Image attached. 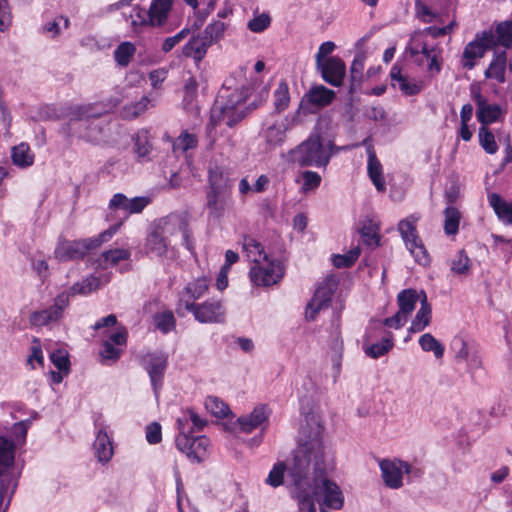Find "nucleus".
<instances>
[{
    "mask_svg": "<svg viewBox=\"0 0 512 512\" xmlns=\"http://www.w3.org/2000/svg\"><path fill=\"white\" fill-rule=\"evenodd\" d=\"M323 425L319 416L311 414L301 427L298 446L289 465L291 494L301 511L316 512L315 500L323 508L339 510L344 496L337 483L328 477L332 454L322 440Z\"/></svg>",
    "mask_w": 512,
    "mask_h": 512,
    "instance_id": "1",
    "label": "nucleus"
},
{
    "mask_svg": "<svg viewBox=\"0 0 512 512\" xmlns=\"http://www.w3.org/2000/svg\"><path fill=\"white\" fill-rule=\"evenodd\" d=\"M120 225L121 223L115 224L92 238L74 241L60 240L54 251V256L61 262L81 259L91 250L100 247L104 242L108 241L117 232Z\"/></svg>",
    "mask_w": 512,
    "mask_h": 512,
    "instance_id": "2",
    "label": "nucleus"
},
{
    "mask_svg": "<svg viewBox=\"0 0 512 512\" xmlns=\"http://www.w3.org/2000/svg\"><path fill=\"white\" fill-rule=\"evenodd\" d=\"M330 141L323 142L318 133H313L290 152L292 160L300 166H326L333 154Z\"/></svg>",
    "mask_w": 512,
    "mask_h": 512,
    "instance_id": "3",
    "label": "nucleus"
},
{
    "mask_svg": "<svg viewBox=\"0 0 512 512\" xmlns=\"http://www.w3.org/2000/svg\"><path fill=\"white\" fill-rule=\"evenodd\" d=\"M231 193L228 179L219 169L209 172V186L206 192V208L211 217H222L229 208Z\"/></svg>",
    "mask_w": 512,
    "mask_h": 512,
    "instance_id": "4",
    "label": "nucleus"
},
{
    "mask_svg": "<svg viewBox=\"0 0 512 512\" xmlns=\"http://www.w3.org/2000/svg\"><path fill=\"white\" fill-rule=\"evenodd\" d=\"M406 52L419 66L424 64L423 58H426L427 71L431 76L440 73L443 63L441 50L437 47H429L426 40L421 39L420 33L412 34Z\"/></svg>",
    "mask_w": 512,
    "mask_h": 512,
    "instance_id": "5",
    "label": "nucleus"
},
{
    "mask_svg": "<svg viewBox=\"0 0 512 512\" xmlns=\"http://www.w3.org/2000/svg\"><path fill=\"white\" fill-rule=\"evenodd\" d=\"M245 116L244 98L237 91L231 93L225 103L218 100L211 111L212 121L223 122L229 127L234 126Z\"/></svg>",
    "mask_w": 512,
    "mask_h": 512,
    "instance_id": "6",
    "label": "nucleus"
},
{
    "mask_svg": "<svg viewBox=\"0 0 512 512\" xmlns=\"http://www.w3.org/2000/svg\"><path fill=\"white\" fill-rule=\"evenodd\" d=\"M155 228L166 238V242H168L170 247L174 248L178 245H184L189 250L191 249L187 225L181 218L171 216L160 219L155 225Z\"/></svg>",
    "mask_w": 512,
    "mask_h": 512,
    "instance_id": "7",
    "label": "nucleus"
},
{
    "mask_svg": "<svg viewBox=\"0 0 512 512\" xmlns=\"http://www.w3.org/2000/svg\"><path fill=\"white\" fill-rule=\"evenodd\" d=\"M183 419H178L180 434L176 438L177 448L186 456L196 462H201L208 454L209 440L204 436L191 438L185 434Z\"/></svg>",
    "mask_w": 512,
    "mask_h": 512,
    "instance_id": "8",
    "label": "nucleus"
},
{
    "mask_svg": "<svg viewBox=\"0 0 512 512\" xmlns=\"http://www.w3.org/2000/svg\"><path fill=\"white\" fill-rule=\"evenodd\" d=\"M496 45V39L492 31H483L476 38L466 44L463 50L461 64L463 68L471 70L475 66V61L482 58L486 51Z\"/></svg>",
    "mask_w": 512,
    "mask_h": 512,
    "instance_id": "9",
    "label": "nucleus"
},
{
    "mask_svg": "<svg viewBox=\"0 0 512 512\" xmlns=\"http://www.w3.org/2000/svg\"><path fill=\"white\" fill-rule=\"evenodd\" d=\"M422 299L421 292L414 289L402 290L397 296L398 311L394 316L386 318L384 325L399 329L405 325L411 313L416 307V303Z\"/></svg>",
    "mask_w": 512,
    "mask_h": 512,
    "instance_id": "10",
    "label": "nucleus"
},
{
    "mask_svg": "<svg viewBox=\"0 0 512 512\" xmlns=\"http://www.w3.org/2000/svg\"><path fill=\"white\" fill-rule=\"evenodd\" d=\"M284 275V268L279 261L269 258L261 264L254 265L249 272L250 279L256 286H271L278 283Z\"/></svg>",
    "mask_w": 512,
    "mask_h": 512,
    "instance_id": "11",
    "label": "nucleus"
},
{
    "mask_svg": "<svg viewBox=\"0 0 512 512\" xmlns=\"http://www.w3.org/2000/svg\"><path fill=\"white\" fill-rule=\"evenodd\" d=\"M70 302V294L62 292L54 299V304L44 310L34 311L29 318L32 326L41 327L51 322H56L62 318L63 311L68 307Z\"/></svg>",
    "mask_w": 512,
    "mask_h": 512,
    "instance_id": "12",
    "label": "nucleus"
},
{
    "mask_svg": "<svg viewBox=\"0 0 512 512\" xmlns=\"http://www.w3.org/2000/svg\"><path fill=\"white\" fill-rule=\"evenodd\" d=\"M381 476L385 485L399 489L403 485V474L410 472V466L401 460L384 459L380 463Z\"/></svg>",
    "mask_w": 512,
    "mask_h": 512,
    "instance_id": "13",
    "label": "nucleus"
},
{
    "mask_svg": "<svg viewBox=\"0 0 512 512\" xmlns=\"http://www.w3.org/2000/svg\"><path fill=\"white\" fill-rule=\"evenodd\" d=\"M186 309L201 323H214L224 320L225 310L220 301H206L202 304L187 303Z\"/></svg>",
    "mask_w": 512,
    "mask_h": 512,
    "instance_id": "14",
    "label": "nucleus"
},
{
    "mask_svg": "<svg viewBox=\"0 0 512 512\" xmlns=\"http://www.w3.org/2000/svg\"><path fill=\"white\" fill-rule=\"evenodd\" d=\"M141 363L148 372L153 389L157 394L167 366V357L163 353H147L142 356Z\"/></svg>",
    "mask_w": 512,
    "mask_h": 512,
    "instance_id": "15",
    "label": "nucleus"
},
{
    "mask_svg": "<svg viewBox=\"0 0 512 512\" xmlns=\"http://www.w3.org/2000/svg\"><path fill=\"white\" fill-rule=\"evenodd\" d=\"M333 294V284L330 281L322 283L315 291L313 298L307 304L305 317L313 321L317 314L327 308Z\"/></svg>",
    "mask_w": 512,
    "mask_h": 512,
    "instance_id": "16",
    "label": "nucleus"
},
{
    "mask_svg": "<svg viewBox=\"0 0 512 512\" xmlns=\"http://www.w3.org/2000/svg\"><path fill=\"white\" fill-rule=\"evenodd\" d=\"M269 411L265 405H259L249 415L239 417L235 421V429L244 433H251L268 423Z\"/></svg>",
    "mask_w": 512,
    "mask_h": 512,
    "instance_id": "17",
    "label": "nucleus"
},
{
    "mask_svg": "<svg viewBox=\"0 0 512 512\" xmlns=\"http://www.w3.org/2000/svg\"><path fill=\"white\" fill-rule=\"evenodd\" d=\"M127 338V331L125 328H118L116 332L109 336V339L105 340L100 350V356L103 362H114L116 361L122 350L121 346L125 345Z\"/></svg>",
    "mask_w": 512,
    "mask_h": 512,
    "instance_id": "18",
    "label": "nucleus"
},
{
    "mask_svg": "<svg viewBox=\"0 0 512 512\" xmlns=\"http://www.w3.org/2000/svg\"><path fill=\"white\" fill-rule=\"evenodd\" d=\"M323 79L333 86H340L343 82L346 67L345 63L338 57H330L322 65H317Z\"/></svg>",
    "mask_w": 512,
    "mask_h": 512,
    "instance_id": "19",
    "label": "nucleus"
},
{
    "mask_svg": "<svg viewBox=\"0 0 512 512\" xmlns=\"http://www.w3.org/2000/svg\"><path fill=\"white\" fill-rule=\"evenodd\" d=\"M390 76L392 85L397 87L404 95H416L420 93L423 88V82L421 80H416L404 75L401 67L397 64L392 66Z\"/></svg>",
    "mask_w": 512,
    "mask_h": 512,
    "instance_id": "20",
    "label": "nucleus"
},
{
    "mask_svg": "<svg viewBox=\"0 0 512 512\" xmlns=\"http://www.w3.org/2000/svg\"><path fill=\"white\" fill-rule=\"evenodd\" d=\"M149 203L146 197L127 198L125 195L115 194L109 202V209H121L128 214L140 213Z\"/></svg>",
    "mask_w": 512,
    "mask_h": 512,
    "instance_id": "21",
    "label": "nucleus"
},
{
    "mask_svg": "<svg viewBox=\"0 0 512 512\" xmlns=\"http://www.w3.org/2000/svg\"><path fill=\"white\" fill-rule=\"evenodd\" d=\"M174 0H151L148 14L149 26H163L168 19Z\"/></svg>",
    "mask_w": 512,
    "mask_h": 512,
    "instance_id": "22",
    "label": "nucleus"
},
{
    "mask_svg": "<svg viewBox=\"0 0 512 512\" xmlns=\"http://www.w3.org/2000/svg\"><path fill=\"white\" fill-rule=\"evenodd\" d=\"M288 130L287 120H274L263 130V138L270 148H274L284 142Z\"/></svg>",
    "mask_w": 512,
    "mask_h": 512,
    "instance_id": "23",
    "label": "nucleus"
},
{
    "mask_svg": "<svg viewBox=\"0 0 512 512\" xmlns=\"http://www.w3.org/2000/svg\"><path fill=\"white\" fill-rule=\"evenodd\" d=\"M367 154V172L369 178L379 192H384L386 190V182L383 175V166L377 158L376 153L371 145L367 148Z\"/></svg>",
    "mask_w": 512,
    "mask_h": 512,
    "instance_id": "24",
    "label": "nucleus"
},
{
    "mask_svg": "<svg viewBox=\"0 0 512 512\" xmlns=\"http://www.w3.org/2000/svg\"><path fill=\"white\" fill-rule=\"evenodd\" d=\"M507 55L505 51L495 52L493 59L485 71V77L499 83L505 82Z\"/></svg>",
    "mask_w": 512,
    "mask_h": 512,
    "instance_id": "25",
    "label": "nucleus"
},
{
    "mask_svg": "<svg viewBox=\"0 0 512 512\" xmlns=\"http://www.w3.org/2000/svg\"><path fill=\"white\" fill-rule=\"evenodd\" d=\"M95 455L99 462L106 463L113 456V446L107 432L100 429L94 442Z\"/></svg>",
    "mask_w": 512,
    "mask_h": 512,
    "instance_id": "26",
    "label": "nucleus"
},
{
    "mask_svg": "<svg viewBox=\"0 0 512 512\" xmlns=\"http://www.w3.org/2000/svg\"><path fill=\"white\" fill-rule=\"evenodd\" d=\"M422 299L420 309L417 311L413 319L409 331L412 333L423 331L431 320V307L427 302L426 294L421 291Z\"/></svg>",
    "mask_w": 512,
    "mask_h": 512,
    "instance_id": "27",
    "label": "nucleus"
},
{
    "mask_svg": "<svg viewBox=\"0 0 512 512\" xmlns=\"http://www.w3.org/2000/svg\"><path fill=\"white\" fill-rule=\"evenodd\" d=\"M243 251L246 257L254 263V265L261 264L262 261L268 259V255L265 253L262 244L253 237H244L243 239Z\"/></svg>",
    "mask_w": 512,
    "mask_h": 512,
    "instance_id": "28",
    "label": "nucleus"
},
{
    "mask_svg": "<svg viewBox=\"0 0 512 512\" xmlns=\"http://www.w3.org/2000/svg\"><path fill=\"white\" fill-rule=\"evenodd\" d=\"M334 97L335 92L322 85L311 88L305 96L309 103L319 108L329 105Z\"/></svg>",
    "mask_w": 512,
    "mask_h": 512,
    "instance_id": "29",
    "label": "nucleus"
},
{
    "mask_svg": "<svg viewBox=\"0 0 512 512\" xmlns=\"http://www.w3.org/2000/svg\"><path fill=\"white\" fill-rule=\"evenodd\" d=\"M198 91V83L195 80V78L190 77L184 86V98H183V104L184 108L194 114L199 113V105L197 101V94Z\"/></svg>",
    "mask_w": 512,
    "mask_h": 512,
    "instance_id": "30",
    "label": "nucleus"
},
{
    "mask_svg": "<svg viewBox=\"0 0 512 512\" xmlns=\"http://www.w3.org/2000/svg\"><path fill=\"white\" fill-rule=\"evenodd\" d=\"M211 44L206 43L204 35H198L190 39V41L184 46L183 54L186 57H192L197 61H200L206 54L207 48Z\"/></svg>",
    "mask_w": 512,
    "mask_h": 512,
    "instance_id": "31",
    "label": "nucleus"
},
{
    "mask_svg": "<svg viewBox=\"0 0 512 512\" xmlns=\"http://www.w3.org/2000/svg\"><path fill=\"white\" fill-rule=\"evenodd\" d=\"M489 204L500 220L512 224V202L508 203L499 194L492 193L489 196Z\"/></svg>",
    "mask_w": 512,
    "mask_h": 512,
    "instance_id": "32",
    "label": "nucleus"
},
{
    "mask_svg": "<svg viewBox=\"0 0 512 512\" xmlns=\"http://www.w3.org/2000/svg\"><path fill=\"white\" fill-rule=\"evenodd\" d=\"M472 262L464 250H460L450 260V271L453 275L466 277L469 275Z\"/></svg>",
    "mask_w": 512,
    "mask_h": 512,
    "instance_id": "33",
    "label": "nucleus"
},
{
    "mask_svg": "<svg viewBox=\"0 0 512 512\" xmlns=\"http://www.w3.org/2000/svg\"><path fill=\"white\" fill-rule=\"evenodd\" d=\"M477 119L482 124V126H486L493 122H496L503 115V110L498 104H489L488 102L484 103L477 108Z\"/></svg>",
    "mask_w": 512,
    "mask_h": 512,
    "instance_id": "34",
    "label": "nucleus"
},
{
    "mask_svg": "<svg viewBox=\"0 0 512 512\" xmlns=\"http://www.w3.org/2000/svg\"><path fill=\"white\" fill-rule=\"evenodd\" d=\"M166 241V238L154 227L146 241L147 251L158 256L164 255L170 247Z\"/></svg>",
    "mask_w": 512,
    "mask_h": 512,
    "instance_id": "35",
    "label": "nucleus"
},
{
    "mask_svg": "<svg viewBox=\"0 0 512 512\" xmlns=\"http://www.w3.org/2000/svg\"><path fill=\"white\" fill-rule=\"evenodd\" d=\"M12 160L19 167H28L34 162V154L28 144L20 143L12 149Z\"/></svg>",
    "mask_w": 512,
    "mask_h": 512,
    "instance_id": "36",
    "label": "nucleus"
},
{
    "mask_svg": "<svg viewBox=\"0 0 512 512\" xmlns=\"http://www.w3.org/2000/svg\"><path fill=\"white\" fill-rule=\"evenodd\" d=\"M290 103V93L288 84L281 81L273 93V105L276 112L281 113L286 110Z\"/></svg>",
    "mask_w": 512,
    "mask_h": 512,
    "instance_id": "37",
    "label": "nucleus"
},
{
    "mask_svg": "<svg viewBox=\"0 0 512 512\" xmlns=\"http://www.w3.org/2000/svg\"><path fill=\"white\" fill-rule=\"evenodd\" d=\"M418 220L419 216L413 214L399 222L398 230L405 244L412 242L411 238H419L416 232V224Z\"/></svg>",
    "mask_w": 512,
    "mask_h": 512,
    "instance_id": "38",
    "label": "nucleus"
},
{
    "mask_svg": "<svg viewBox=\"0 0 512 512\" xmlns=\"http://www.w3.org/2000/svg\"><path fill=\"white\" fill-rule=\"evenodd\" d=\"M130 257V252L126 249H112L102 253L98 260V264L102 268H107L110 265H116L122 260H127Z\"/></svg>",
    "mask_w": 512,
    "mask_h": 512,
    "instance_id": "39",
    "label": "nucleus"
},
{
    "mask_svg": "<svg viewBox=\"0 0 512 512\" xmlns=\"http://www.w3.org/2000/svg\"><path fill=\"white\" fill-rule=\"evenodd\" d=\"M419 345L423 351L432 352L437 359L444 355V346L430 333L420 336Z\"/></svg>",
    "mask_w": 512,
    "mask_h": 512,
    "instance_id": "40",
    "label": "nucleus"
},
{
    "mask_svg": "<svg viewBox=\"0 0 512 512\" xmlns=\"http://www.w3.org/2000/svg\"><path fill=\"white\" fill-rule=\"evenodd\" d=\"M198 138L195 134L183 131L173 142L174 153H185L190 149L196 148Z\"/></svg>",
    "mask_w": 512,
    "mask_h": 512,
    "instance_id": "41",
    "label": "nucleus"
},
{
    "mask_svg": "<svg viewBox=\"0 0 512 512\" xmlns=\"http://www.w3.org/2000/svg\"><path fill=\"white\" fill-rule=\"evenodd\" d=\"M361 249L355 246L345 254H335L332 256L331 261L336 268L351 267L359 258Z\"/></svg>",
    "mask_w": 512,
    "mask_h": 512,
    "instance_id": "42",
    "label": "nucleus"
},
{
    "mask_svg": "<svg viewBox=\"0 0 512 512\" xmlns=\"http://www.w3.org/2000/svg\"><path fill=\"white\" fill-rule=\"evenodd\" d=\"M136 52V47L131 42L121 43L114 51V58L118 65L126 67Z\"/></svg>",
    "mask_w": 512,
    "mask_h": 512,
    "instance_id": "43",
    "label": "nucleus"
},
{
    "mask_svg": "<svg viewBox=\"0 0 512 512\" xmlns=\"http://www.w3.org/2000/svg\"><path fill=\"white\" fill-rule=\"evenodd\" d=\"M225 30L226 24L220 20L214 21L207 25L203 31V35L206 38V43L212 45L218 42L224 36Z\"/></svg>",
    "mask_w": 512,
    "mask_h": 512,
    "instance_id": "44",
    "label": "nucleus"
},
{
    "mask_svg": "<svg viewBox=\"0 0 512 512\" xmlns=\"http://www.w3.org/2000/svg\"><path fill=\"white\" fill-rule=\"evenodd\" d=\"M478 139L480 146L486 153L495 154L498 151L495 136L486 126H481L479 128Z\"/></svg>",
    "mask_w": 512,
    "mask_h": 512,
    "instance_id": "45",
    "label": "nucleus"
},
{
    "mask_svg": "<svg viewBox=\"0 0 512 512\" xmlns=\"http://www.w3.org/2000/svg\"><path fill=\"white\" fill-rule=\"evenodd\" d=\"M444 230L448 235H455L461 219L460 212L455 207H447L444 211Z\"/></svg>",
    "mask_w": 512,
    "mask_h": 512,
    "instance_id": "46",
    "label": "nucleus"
},
{
    "mask_svg": "<svg viewBox=\"0 0 512 512\" xmlns=\"http://www.w3.org/2000/svg\"><path fill=\"white\" fill-rule=\"evenodd\" d=\"M68 26L69 19L64 16H59L44 24L42 27V32L48 37L54 38L60 34L61 30L67 29Z\"/></svg>",
    "mask_w": 512,
    "mask_h": 512,
    "instance_id": "47",
    "label": "nucleus"
},
{
    "mask_svg": "<svg viewBox=\"0 0 512 512\" xmlns=\"http://www.w3.org/2000/svg\"><path fill=\"white\" fill-rule=\"evenodd\" d=\"M410 243L406 244L412 256L421 265H427L429 263V255L419 238H411Z\"/></svg>",
    "mask_w": 512,
    "mask_h": 512,
    "instance_id": "48",
    "label": "nucleus"
},
{
    "mask_svg": "<svg viewBox=\"0 0 512 512\" xmlns=\"http://www.w3.org/2000/svg\"><path fill=\"white\" fill-rule=\"evenodd\" d=\"M291 462H292V460L288 463L287 466L283 462H280V463L274 465V467L272 468V470L270 471V473L268 475L267 483L273 487L280 486L283 483L285 471L287 470V472L289 473L288 468H289V465ZM288 481H289V485L291 486L292 482L289 477H288Z\"/></svg>",
    "mask_w": 512,
    "mask_h": 512,
    "instance_id": "49",
    "label": "nucleus"
},
{
    "mask_svg": "<svg viewBox=\"0 0 512 512\" xmlns=\"http://www.w3.org/2000/svg\"><path fill=\"white\" fill-rule=\"evenodd\" d=\"M497 40L502 46L506 48L512 47V22L505 21L498 24L496 28Z\"/></svg>",
    "mask_w": 512,
    "mask_h": 512,
    "instance_id": "50",
    "label": "nucleus"
},
{
    "mask_svg": "<svg viewBox=\"0 0 512 512\" xmlns=\"http://www.w3.org/2000/svg\"><path fill=\"white\" fill-rule=\"evenodd\" d=\"M99 287V280L94 276H90L80 283L74 284L70 289V295L82 294L86 295Z\"/></svg>",
    "mask_w": 512,
    "mask_h": 512,
    "instance_id": "51",
    "label": "nucleus"
},
{
    "mask_svg": "<svg viewBox=\"0 0 512 512\" xmlns=\"http://www.w3.org/2000/svg\"><path fill=\"white\" fill-rule=\"evenodd\" d=\"M206 409L214 416L221 418L228 414L229 407L217 397L210 396L205 401Z\"/></svg>",
    "mask_w": 512,
    "mask_h": 512,
    "instance_id": "52",
    "label": "nucleus"
},
{
    "mask_svg": "<svg viewBox=\"0 0 512 512\" xmlns=\"http://www.w3.org/2000/svg\"><path fill=\"white\" fill-rule=\"evenodd\" d=\"M271 23V18L268 14L262 13L255 15L248 23L247 27L254 33H260L266 30Z\"/></svg>",
    "mask_w": 512,
    "mask_h": 512,
    "instance_id": "53",
    "label": "nucleus"
},
{
    "mask_svg": "<svg viewBox=\"0 0 512 512\" xmlns=\"http://www.w3.org/2000/svg\"><path fill=\"white\" fill-rule=\"evenodd\" d=\"M154 323L159 330L167 333L174 328L175 318L171 312H163L154 316Z\"/></svg>",
    "mask_w": 512,
    "mask_h": 512,
    "instance_id": "54",
    "label": "nucleus"
},
{
    "mask_svg": "<svg viewBox=\"0 0 512 512\" xmlns=\"http://www.w3.org/2000/svg\"><path fill=\"white\" fill-rule=\"evenodd\" d=\"M208 289V282L205 278H199L192 283H189L185 291L192 299H198L204 295Z\"/></svg>",
    "mask_w": 512,
    "mask_h": 512,
    "instance_id": "55",
    "label": "nucleus"
},
{
    "mask_svg": "<svg viewBox=\"0 0 512 512\" xmlns=\"http://www.w3.org/2000/svg\"><path fill=\"white\" fill-rule=\"evenodd\" d=\"M134 150L140 157H144L149 154L151 145L148 141L146 131L138 132L134 137Z\"/></svg>",
    "mask_w": 512,
    "mask_h": 512,
    "instance_id": "56",
    "label": "nucleus"
},
{
    "mask_svg": "<svg viewBox=\"0 0 512 512\" xmlns=\"http://www.w3.org/2000/svg\"><path fill=\"white\" fill-rule=\"evenodd\" d=\"M392 346H393L392 338L386 337V338H383L380 343L371 345L366 350V353L373 358H378V357L384 355L385 353H387L392 348Z\"/></svg>",
    "mask_w": 512,
    "mask_h": 512,
    "instance_id": "57",
    "label": "nucleus"
},
{
    "mask_svg": "<svg viewBox=\"0 0 512 512\" xmlns=\"http://www.w3.org/2000/svg\"><path fill=\"white\" fill-rule=\"evenodd\" d=\"M150 104V99L148 97H143L141 100L135 104H131L124 108L123 115L126 118H134L147 110L148 105Z\"/></svg>",
    "mask_w": 512,
    "mask_h": 512,
    "instance_id": "58",
    "label": "nucleus"
},
{
    "mask_svg": "<svg viewBox=\"0 0 512 512\" xmlns=\"http://www.w3.org/2000/svg\"><path fill=\"white\" fill-rule=\"evenodd\" d=\"M303 180L302 190L308 192L315 190L321 182V177L318 173L313 171H305L301 174Z\"/></svg>",
    "mask_w": 512,
    "mask_h": 512,
    "instance_id": "59",
    "label": "nucleus"
},
{
    "mask_svg": "<svg viewBox=\"0 0 512 512\" xmlns=\"http://www.w3.org/2000/svg\"><path fill=\"white\" fill-rule=\"evenodd\" d=\"M131 25L134 29L141 26H149V14L140 7H135L130 14Z\"/></svg>",
    "mask_w": 512,
    "mask_h": 512,
    "instance_id": "60",
    "label": "nucleus"
},
{
    "mask_svg": "<svg viewBox=\"0 0 512 512\" xmlns=\"http://www.w3.org/2000/svg\"><path fill=\"white\" fill-rule=\"evenodd\" d=\"M361 237L366 244L377 246L379 243L378 228L373 224L363 226Z\"/></svg>",
    "mask_w": 512,
    "mask_h": 512,
    "instance_id": "61",
    "label": "nucleus"
},
{
    "mask_svg": "<svg viewBox=\"0 0 512 512\" xmlns=\"http://www.w3.org/2000/svg\"><path fill=\"white\" fill-rule=\"evenodd\" d=\"M188 34L189 30L183 29L176 35L166 38L162 44V50L164 52L171 51L178 43H180L184 38H186Z\"/></svg>",
    "mask_w": 512,
    "mask_h": 512,
    "instance_id": "62",
    "label": "nucleus"
},
{
    "mask_svg": "<svg viewBox=\"0 0 512 512\" xmlns=\"http://www.w3.org/2000/svg\"><path fill=\"white\" fill-rule=\"evenodd\" d=\"M51 361L53 362V364L62 372L64 371L66 374L68 372V365H69V360H68V355L65 351H57L55 353H52L51 356Z\"/></svg>",
    "mask_w": 512,
    "mask_h": 512,
    "instance_id": "63",
    "label": "nucleus"
},
{
    "mask_svg": "<svg viewBox=\"0 0 512 512\" xmlns=\"http://www.w3.org/2000/svg\"><path fill=\"white\" fill-rule=\"evenodd\" d=\"M335 49V44L331 41L324 42L320 45L319 50L315 56L316 65H322L326 57L330 55Z\"/></svg>",
    "mask_w": 512,
    "mask_h": 512,
    "instance_id": "64",
    "label": "nucleus"
}]
</instances>
